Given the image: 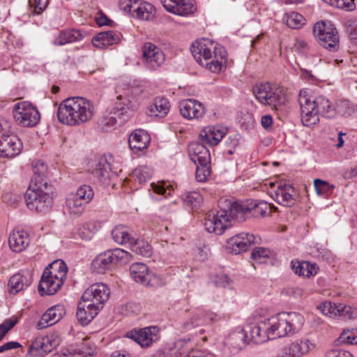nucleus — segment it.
Returning a JSON list of instances; mask_svg holds the SVG:
<instances>
[{"label":"nucleus","mask_w":357,"mask_h":357,"mask_svg":"<svg viewBox=\"0 0 357 357\" xmlns=\"http://www.w3.org/2000/svg\"><path fill=\"white\" fill-rule=\"evenodd\" d=\"M94 112V106L90 100L77 96L66 98L60 103L57 117L61 123L75 126L89 121Z\"/></svg>","instance_id":"obj_1"},{"label":"nucleus","mask_w":357,"mask_h":357,"mask_svg":"<svg viewBox=\"0 0 357 357\" xmlns=\"http://www.w3.org/2000/svg\"><path fill=\"white\" fill-rule=\"evenodd\" d=\"M252 92L259 102L264 105L276 108L287 101L282 89L276 87L269 82H259L253 86Z\"/></svg>","instance_id":"obj_2"},{"label":"nucleus","mask_w":357,"mask_h":357,"mask_svg":"<svg viewBox=\"0 0 357 357\" xmlns=\"http://www.w3.org/2000/svg\"><path fill=\"white\" fill-rule=\"evenodd\" d=\"M52 192V185H47V188L29 185L25 194L28 208L38 212L47 211L52 204V198L50 195Z\"/></svg>","instance_id":"obj_3"},{"label":"nucleus","mask_w":357,"mask_h":357,"mask_svg":"<svg viewBox=\"0 0 357 357\" xmlns=\"http://www.w3.org/2000/svg\"><path fill=\"white\" fill-rule=\"evenodd\" d=\"M313 34L319 45L331 52L339 48V36L335 26L330 21H320L314 24Z\"/></svg>","instance_id":"obj_4"},{"label":"nucleus","mask_w":357,"mask_h":357,"mask_svg":"<svg viewBox=\"0 0 357 357\" xmlns=\"http://www.w3.org/2000/svg\"><path fill=\"white\" fill-rule=\"evenodd\" d=\"M93 197V190L90 185L80 186L76 193L70 194L66 200V208L70 215L79 216L85 210L86 204Z\"/></svg>","instance_id":"obj_5"},{"label":"nucleus","mask_w":357,"mask_h":357,"mask_svg":"<svg viewBox=\"0 0 357 357\" xmlns=\"http://www.w3.org/2000/svg\"><path fill=\"white\" fill-rule=\"evenodd\" d=\"M268 331L266 319H265L253 325L247 324L236 335L244 342H252L255 344H262L271 339Z\"/></svg>","instance_id":"obj_6"},{"label":"nucleus","mask_w":357,"mask_h":357,"mask_svg":"<svg viewBox=\"0 0 357 357\" xmlns=\"http://www.w3.org/2000/svg\"><path fill=\"white\" fill-rule=\"evenodd\" d=\"M13 116L16 122L24 127H33L40 120L38 109L26 101L17 102L14 105Z\"/></svg>","instance_id":"obj_7"},{"label":"nucleus","mask_w":357,"mask_h":357,"mask_svg":"<svg viewBox=\"0 0 357 357\" xmlns=\"http://www.w3.org/2000/svg\"><path fill=\"white\" fill-rule=\"evenodd\" d=\"M142 60L146 69L156 71L165 62V55L160 47L156 45L146 42L142 47Z\"/></svg>","instance_id":"obj_8"},{"label":"nucleus","mask_w":357,"mask_h":357,"mask_svg":"<svg viewBox=\"0 0 357 357\" xmlns=\"http://www.w3.org/2000/svg\"><path fill=\"white\" fill-rule=\"evenodd\" d=\"M110 289L102 282L91 284L82 296V300L91 303L92 306L100 310L109 299Z\"/></svg>","instance_id":"obj_9"},{"label":"nucleus","mask_w":357,"mask_h":357,"mask_svg":"<svg viewBox=\"0 0 357 357\" xmlns=\"http://www.w3.org/2000/svg\"><path fill=\"white\" fill-rule=\"evenodd\" d=\"M298 102L303 125L309 127L319 123V114L314 108V105L310 102V93L307 90L302 89L300 91Z\"/></svg>","instance_id":"obj_10"},{"label":"nucleus","mask_w":357,"mask_h":357,"mask_svg":"<svg viewBox=\"0 0 357 357\" xmlns=\"http://www.w3.org/2000/svg\"><path fill=\"white\" fill-rule=\"evenodd\" d=\"M315 348L314 343L306 338L296 339L284 345L280 351V357H303Z\"/></svg>","instance_id":"obj_11"},{"label":"nucleus","mask_w":357,"mask_h":357,"mask_svg":"<svg viewBox=\"0 0 357 357\" xmlns=\"http://www.w3.org/2000/svg\"><path fill=\"white\" fill-rule=\"evenodd\" d=\"M230 226H231V220L225 211L221 210L218 212L211 211L206 215L204 227L209 233L221 235Z\"/></svg>","instance_id":"obj_12"},{"label":"nucleus","mask_w":357,"mask_h":357,"mask_svg":"<svg viewBox=\"0 0 357 357\" xmlns=\"http://www.w3.org/2000/svg\"><path fill=\"white\" fill-rule=\"evenodd\" d=\"M59 344L60 340L56 333H51L46 336H40L33 341L28 352L32 356L41 357L44 354L51 352Z\"/></svg>","instance_id":"obj_13"},{"label":"nucleus","mask_w":357,"mask_h":357,"mask_svg":"<svg viewBox=\"0 0 357 357\" xmlns=\"http://www.w3.org/2000/svg\"><path fill=\"white\" fill-rule=\"evenodd\" d=\"M8 130L0 132V157L13 158L20 153L22 144L15 135H8Z\"/></svg>","instance_id":"obj_14"},{"label":"nucleus","mask_w":357,"mask_h":357,"mask_svg":"<svg viewBox=\"0 0 357 357\" xmlns=\"http://www.w3.org/2000/svg\"><path fill=\"white\" fill-rule=\"evenodd\" d=\"M127 337L133 340L142 347H149L159 338V328L156 326L132 330L126 333Z\"/></svg>","instance_id":"obj_15"},{"label":"nucleus","mask_w":357,"mask_h":357,"mask_svg":"<svg viewBox=\"0 0 357 357\" xmlns=\"http://www.w3.org/2000/svg\"><path fill=\"white\" fill-rule=\"evenodd\" d=\"M296 191L295 188L287 183H279L276 189L271 193V197L279 204L290 207L296 202Z\"/></svg>","instance_id":"obj_16"},{"label":"nucleus","mask_w":357,"mask_h":357,"mask_svg":"<svg viewBox=\"0 0 357 357\" xmlns=\"http://www.w3.org/2000/svg\"><path fill=\"white\" fill-rule=\"evenodd\" d=\"M110 155H104L98 158L94 159L89 162V167L92 174L100 182L106 183L109 178V172L112 170Z\"/></svg>","instance_id":"obj_17"},{"label":"nucleus","mask_w":357,"mask_h":357,"mask_svg":"<svg viewBox=\"0 0 357 357\" xmlns=\"http://www.w3.org/2000/svg\"><path fill=\"white\" fill-rule=\"evenodd\" d=\"M180 113L187 119H199L206 114V108L199 101L195 99H186L179 103Z\"/></svg>","instance_id":"obj_18"},{"label":"nucleus","mask_w":357,"mask_h":357,"mask_svg":"<svg viewBox=\"0 0 357 357\" xmlns=\"http://www.w3.org/2000/svg\"><path fill=\"white\" fill-rule=\"evenodd\" d=\"M162 3L168 12L180 16H188L197 10L194 0H162Z\"/></svg>","instance_id":"obj_19"},{"label":"nucleus","mask_w":357,"mask_h":357,"mask_svg":"<svg viewBox=\"0 0 357 357\" xmlns=\"http://www.w3.org/2000/svg\"><path fill=\"white\" fill-rule=\"evenodd\" d=\"M217 47L210 40L203 39L192 45L191 52L197 62L202 65L207 59H211V54Z\"/></svg>","instance_id":"obj_20"},{"label":"nucleus","mask_w":357,"mask_h":357,"mask_svg":"<svg viewBox=\"0 0 357 357\" xmlns=\"http://www.w3.org/2000/svg\"><path fill=\"white\" fill-rule=\"evenodd\" d=\"M227 53L223 47L219 46L214 49L211 59L203 62L202 66H205L211 72L215 73H220L226 68Z\"/></svg>","instance_id":"obj_21"},{"label":"nucleus","mask_w":357,"mask_h":357,"mask_svg":"<svg viewBox=\"0 0 357 357\" xmlns=\"http://www.w3.org/2000/svg\"><path fill=\"white\" fill-rule=\"evenodd\" d=\"M65 313V308L61 305H56L50 307L38 322L37 328L43 329L56 324L63 318Z\"/></svg>","instance_id":"obj_22"},{"label":"nucleus","mask_w":357,"mask_h":357,"mask_svg":"<svg viewBox=\"0 0 357 357\" xmlns=\"http://www.w3.org/2000/svg\"><path fill=\"white\" fill-rule=\"evenodd\" d=\"M142 92L139 88L128 87L117 96L116 100L127 109L135 110L139 105V96Z\"/></svg>","instance_id":"obj_23"},{"label":"nucleus","mask_w":357,"mask_h":357,"mask_svg":"<svg viewBox=\"0 0 357 357\" xmlns=\"http://www.w3.org/2000/svg\"><path fill=\"white\" fill-rule=\"evenodd\" d=\"M227 133L226 128L219 126H209L204 128L200 133L199 137L206 144L211 146L217 145Z\"/></svg>","instance_id":"obj_24"},{"label":"nucleus","mask_w":357,"mask_h":357,"mask_svg":"<svg viewBox=\"0 0 357 357\" xmlns=\"http://www.w3.org/2000/svg\"><path fill=\"white\" fill-rule=\"evenodd\" d=\"M227 243L232 251L238 254L245 251L248 246L252 243H257V239L253 234L243 232L229 238Z\"/></svg>","instance_id":"obj_25"},{"label":"nucleus","mask_w":357,"mask_h":357,"mask_svg":"<svg viewBox=\"0 0 357 357\" xmlns=\"http://www.w3.org/2000/svg\"><path fill=\"white\" fill-rule=\"evenodd\" d=\"M30 243L28 233L24 230H13L9 236L8 244L10 248L15 252L24 250Z\"/></svg>","instance_id":"obj_26"},{"label":"nucleus","mask_w":357,"mask_h":357,"mask_svg":"<svg viewBox=\"0 0 357 357\" xmlns=\"http://www.w3.org/2000/svg\"><path fill=\"white\" fill-rule=\"evenodd\" d=\"M188 153L191 160L197 163L208 165L211 160L209 151L202 143L194 142L189 145Z\"/></svg>","instance_id":"obj_27"},{"label":"nucleus","mask_w":357,"mask_h":357,"mask_svg":"<svg viewBox=\"0 0 357 357\" xmlns=\"http://www.w3.org/2000/svg\"><path fill=\"white\" fill-rule=\"evenodd\" d=\"M310 102L314 105L319 115L326 118H333L336 115V109L331 101L323 96L314 97L310 94Z\"/></svg>","instance_id":"obj_28"},{"label":"nucleus","mask_w":357,"mask_h":357,"mask_svg":"<svg viewBox=\"0 0 357 357\" xmlns=\"http://www.w3.org/2000/svg\"><path fill=\"white\" fill-rule=\"evenodd\" d=\"M99 311L91 303L82 300L77 307L76 317L82 325L86 326L93 319Z\"/></svg>","instance_id":"obj_29"},{"label":"nucleus","mask_w":357,"mask_h":357,"mask_svg":"<svg viewBox=\"0 0 357 357\" xmlns=\"http://www.w3.org/2000/svg\"><path fill=\"white\" fill-rule=\"evenodd\" d=\"M282 315L287 335H292L301 329L304 322L302 315L294 312H282Z\"/></svg>","instance_id":"obj_30"},{"label":"nucleus","mask_w":357,"mask_h":357,"mask_svg":"<svg viewBox=\"0 0 357 357\" xmlns=\"http://www.w3.org/2000/svg\"><path fill=\"white\" fill-rule=\"evenodd\" d=\"M282 315L287 335H292L301 329L304 322L302 315L294 312H282Z\"/></svg>","instance_id":"obj_31"},{"label":"nucleus","mask_w":357,"mask_h":357,"mask_svg":"<svg viewBox=\"0 0 357 357\" xmlns=\"http://www.w3.org/2000/svg\"><path fill=\"white\" fill-rule=\"evenodd\" d=\"M266 323L268 324L271 339L288 336L282 313H280L275 317L266 319Z\"/></svg>","instance_id":"obj_32"},{"label":"nucleus","mask_w":357,"mask_h":357,"mask_svg":"<svg viewBox=\"0 0 357 357\" xmlns=\"http://www.w3.org/2000/svg\"><path fill=\"white\" fill-rule=\"evenodd\" d=\"M63 284V282L60 280H54L43 273L39 282L38 291L41 296L54 295L61 289Z\"/></svg>","instance_id":"obj_33"},{"label":"nucleus","mask_w":357,"mask_h":357,"mask_svg":"<svg viewBox=\"0 0 357 357\" xmlns=\"http://www.w3.org/2000/svg\"><path fill=\"white\" fill-rule=\"evenodd\" d=\"M228 213V217L233 221L241 222L245 220L246 214L249 213L248 200L243 202H234L230 203L229 208L224 210Z\"/></svg>","instance_id":"obj_34"},{"label":"nucleus","mask_w":357,"mask_h":357,"mask_svg":"<svg viewBox=\"0 0 357 357\" xmlns=\"http://www.w3.org/2000/svg\"><path fill=\"white\" fill-rule=\"evenodd\" d=\"M119 41V34L113 31L100 32L92 39L93 46L100 49L117 44Z\"/></svg>","instance_id":"obj_35"},{"label":"nucleus","mask_w":357,"mask_h":357,"mask_svg":"<svg viewBox=\"0 0 357 357\" xmlns=\"http://www.w3.org/2000/svg\"><path fill=\"white\" fill-rule=\"evenodd\" d=\"M248 211L254 217H264L269 215L272 209H277L271 204L264 200H248Z\"/></svg>","instance_id":"obj_36"},{"label":"nucleus","mask_w":357,"mask_h":357,"mask_svg":"<svg viewBox=\"0 0 357 357\" xmlns=\"http://www.w3.org/2000/svg\"><path fill=\"white\" fill-rule=\"evenodd\" d=\"M47 167L42 160H38L33 165V176L29 185L45 186L50 185L47 178Z\"/></svg>","instance_id":"obj_37"},{"label":"nucleus","mask_w":357,"mask_h":357,"mask_svg":"<svg viewBox=\"0 0 357 357\" xmlns=\"http://www.w3.org/2000/svg\"><path fill=\"white\" fill-rule=\"evenodd\" d=\"M215 317L216 314L212 312H206L202 309H197L192 312L190 322L185 323L184 326L187 330H190L193 327L215 321Z\"/></svg>","instance_id":"obj_38"},{"label":"nucleus","mask_w":357,"mask_h":357,"mask_svg":"<svg viewBox=\"0 0 357 357\" xmlns=\"http://www.w3.org/2000/svg\"><path fill=\"white\" fill-rule=\"evenodd\" d=\"M68 268L65 262L62 260H56L44 270L45 275H50L54 280H60L64 282L66 279Z\"/></svg>","instance_id":"obj_39"},{"label":"nucleus","mask_w":357,"mask_h":357,"mask_svg":"<svg viewBox=\"0 0 357 357\" xmlns=\"http://www.w3.org/2000/svg\"><path fill=\"white\" fill-rule=\"evenodd\" d=\"M169 107V102L167 98L161 97L155 98L149 106V115L162 118L168 114Z\"/></svg>","instance_id":"obj_40"},{"label":"nucleus","mask_w":357,"mask_h":357,"mask_svg":"<svg viewBox=\"0 0 357 357\" xmlns=\"http://www.w3.org/2000/svg\"><path fill=\"white\" fill-rule=\"evenodd\" d=\"M32 282L31 278L20 273L13 275L9 280L8 291L11 294H16L26 289Z\"/></svg>","instance_id":"obj_41"},{"label":"nucleus","mask_w":357,"mask_h":357,"mask_svg":"<svg viewBox=\"0 0 357 357\" xmlns=\"http://www.w3.org/2000/svg\"><path fill=\"white\" fill-rule=\"evenodd\" d=\"M149 143V135L142 130H135L130 135L128 140L129 146L134 151H139L147 148Z\"/></svg>","instance_id":"obj_42"},{"label":"nucleus","mask_w":357,"mask_h":357,"mask_svg":"<svg viewBox=\"0 0 357 357\" xmlns=\"http://www.w3.org/2000/svg\"><path fill=\"white\" fill-rule=\"evenodd\" d=\"M112 261L108 251H105L98 255L91 263V269L96 273H105L110 269Z\"/></svg>","instance_id":"obj_43"},{"label":"nucleus","mask_w":357,"mask_h":357,"mask_svg":"<svg viewBox=\"0 0 357 357\" xmlns=\"http://www.w3.org/2000/svg\"><path fill=\"white\" fill-rule=\"evenodd\" d=\"M155 14V9L152 4L139 1L135 6L133 17L149 21L153 19Z\"/></svg>","instance_id":"obj_44"},{"label":"nucleus","mask_w":357,"mask_h":357,"mask_svg":"<svg viewBox=\"0 0 357 357\" xmlns=\"http://www.w3.org/2000/svg\"><path fill=\"white\" fill-rule=\"evenodd\" d=\"M130 273L132 278L135 282L145 285V283L147 282V278L150 271L146 264L143 263H135L130 266Z\"/></svg>","instance_id":"obj_45"},{"label":"nucleus","mask_w":357,"mask_h":357,"mask_svg":"<svg viewBox=\"0 0 357 357\" xmlns=\"http://www.w3.org/2000/svg\"><path fill=\"white\" fill-rule=\"evenodd\" d=\"M292 268L296 274L307 278L315 275L319 270L316 264H311L307 261H296L292 264Z\"/></svg>","instance_id":"obj_46"},{"label":"nucleus","mask_w":357,"mask_h":357,"mask_svg":"<svg viewBox=\"0 0 357 357\" xmlns=\"http://www.w3.org/2000/svg\"><path fill=\"white\" fill-rule=\"evenodd\" d=\"M82 38L83 35L79 30H65L60 32L59 36L54 40V44L57 45H63L67 43L80 40Z\"/></svg>","instance_id":"obj_47"},{"label":"nucleus","mask_w":357,"mask_h":357,"mask_svg":"<svg viewBox=\"0 0 357 357\" xmlns=\"http://www.w3.org/2000/svg\"><path fill=\"white\" fill-rule=\"evenodd\" d=\"M112 236L114 241L119 244L129 243L130 245L134 239L130 231L123 225L114 227L112 231Z\"/></svg>","instance_id":"obj_48"},{"label":"nucleus","mask_w":357,"mask_h":357,"mask_svg":"<svg viewBox=\"0 0 357 357\" xmlns=\"http://www.w3.org/2000/svg\"><path fill=\"white\" fill-rule=\"evenodd\" d=\"M130 249L137 255L149 257L151 255L152 248L149 243L144 239L135 238L130 244Z\"/></svg>","instance_id":"obj_49"},{"label":"nucleus","mask_w":357,"mask_h":357,"mask_svg":"<svg viewBox=\"0 0 357 357\" xmlns=\"http://www.w3.org/2000/svg\"><path fill=\"white\" fill-rule=\"evenodd\" d=\"M100 228V225L98 222H88L79 229L78 235L83 240H91Z\"/></svg>","instance_id":"obj_50"},{"label":"nucleus","mask_w":357,"mask_h":357,"mask_svg":"<svg viewBox=\"0 0 357 357\" xmlns=\"http://www.w3.org/2000/svg\"><path fill=\"white\" fill-rule=\"evenodd\" d=\"M107 251L109 253L112 264H126L129 263L132 258V255L130 253L121 248H116L113 250Z\"/></svg>","instance_id":"obj_51"},{"label":"nucleus","mask_w":357,"mask_h":357,"mask_svg":"<svg viewBox=\"0 0 357 357\" xmlns=\"http://www.w3.org/2000/svg\"><path fill=\"white\" fill-rule=\"evenodd\" d=\"M182 200L186 206L194 208L201 206L203 198L198 192L192 191L184 194Z\"/></svg>","instance_id":"obj_52"},{"label":"nucleus","mask_w":357,"mask_h":357,"mask_svg":"<svg viewBox=\"0 0 357 357\" xmlns=\"http://www.w3.org/2000/svg\"><path fill=\"white\" fill-rule=\"evenodd\" d=\"M314 186L318 195H322L325 197H328L330 195H331L335 188L334 185H331L327 181L321 180L319 178H316L314 180Z\"/></svg>","instance_id":"obj_53"},{"label":"nucleus","mask_w":357,"mask_h":357,"mask_svg":"<svg viewBox=\"0 0 357 357\" xmlns=\"http://www.w3.org/2000/svg\"><path fill=\"white\" fill-rule=\"evenodd\" d=\"M153 172V169L149 167L139 166L133 170L132 176L135 178L139 183H142L151 178Z\"/></svg>","instance_id":"obj_54"},{"label":"nucleus","mask_w":357,"mask_h":357,"mask_svg":"<svg viewBox=\"0 0 357 357\" xmlns=\"http://www.w3.org/2000/svg\"><path fill=\"white\" fill-rule=\"evenodd\" d=\"M293 49L297 53L306 57L313 54L312 47L302 38H296L295 40Z\"/></svg>","instance_id":"obj_55"},{"label":"nucleus","mask_w":357,"mask_h":357,"mask_svg":"<svg viewBox=\"0 0 357 357\" xmlns=\"http://www.w3.org/2000/svg\"><path fill=\"white\" fill-rule=\"evenodd\" d=\"M285 21L289 27L291 29H298L305 24V20L302 15L292 12L287 15Z\"/></svg>","instance_id":"obj_56"},{"label":"nucleus","mask_w":357,"mask_h":357,"mask_svg":"<svg viewBox=\"0 0 357 357\" xmlns=\"http://www.w3.org/2000/svg\"><path fill=\"white\" fill-rule=\"evenodd\" d=\"M151 190L156 194L162 195L165 197L170 196L173 188L170 184L165 181H158L157 183H151L150 185Z\"/></svg>","instance_id":"obj_57"},{"label":"nucleus","mask_w":357,"mask_h":357,"mask_svg":"<svg viewBox=\"0 0 357 357\" xmlns=\"http://www.w3.org/2000/svg\"><path fill=\"white\" fill-rule=\"evenodd\" d=\"M339 304L332 303L331 302L325 301L321 303L318 309L325 315L330 317H336L339 312Z\"/></svg>","instance_id":"obj_58"},{"label":"nucleus","mask_w":357,"mask_h":357,"mask_svg":"<svg viewBox=\"0 0 357 357\" xmlns=\"http://www.w3.org/2000/svg\"><path fill=\"white\" fill-rule=\"evenodd\" d=\"M337 8L352 11L356 8L355 0H323Z\"/></svg>","instance_id":"obj_59"},{"label":"nucleus","mask_w":357,"mask_h":357,"mask_svg":"<svg viewBox=\"0 0 357 357\" xmlns=\"http://www.w3.org/2000/svg\"><path fill=\"white\" fill-rule=\"evenodd\" d=\"M344 26L350 35L351 40L357 45V18L355 17L346 18Z\"/></svg>","instance_id":"obj_60"},{"label":"nucleus","mask_w":357,"mask_h":357,"mask_svg":"<svg viewBox=\"0 0 357 357\" xmlns=\"http://www.w3.org/2000/svg\"><path fill=\"white\" fill-rule=\"evenodd\" d=\"M342 343L348 344H357V329L344 330L340 336Z\"/></svg>","instance_id":"obj_61"},{"label":"nucleus","mask_w":357,"mask_h":357,"mask_svg":"<svg viewBox=\"0 0 357 357\" xmlns=\"http://www.w3.org/2000/svg\"><path fill=\"white\" fill-rule=\"evenodd\" d=\"M197 170L195 173V178L199 182H204L207 180L211 174V169L208 165L202 163H197Z\"/></svg>","instance_id":"obj_62"},{"label":"nucleus","mask_w":357,"mask_h":357,"mask_svg":"<svg viewBox=\"0 0 357 357\" xmlns=\"http://www.w3.org/2000/svg\"><path fill=\"white\" fill-rule=\"evenodd\" d=\"M271 251L264 248H256L251 253V257L257 262L262 263L264 259L268 258Z\"/></svg>","instance_id":"obj_63"},{"label":"nucleus","mask_w":357,"mask_h":357,"mask_svg":"<svg viewBox=\"0 0 357 357\" xmlns=\"http://www.w3.org/2000/svg\"><path fill=\"white\" fill-rule=\"evenodd\" d=\"M338 310L340 314H337V317H341L345 319H351L356 316V312L351 306L339 303Z\"/></svg>","instance_id":"obj_64"}]
</instances>
